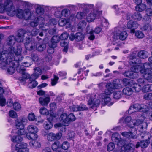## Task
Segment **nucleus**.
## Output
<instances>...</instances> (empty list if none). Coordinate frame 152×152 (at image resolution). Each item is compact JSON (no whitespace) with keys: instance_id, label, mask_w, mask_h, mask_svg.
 Wrapping results in <instances>:
<instances>
[{"instance_id":"obj_33","label":"nucleus","mask_w":152,"mask_h":152,"mask_svg":"<svg viewBox=\"0 0 152 152\" xmlns=\"http://www.w3.org/2000/svg\"><path fill=\"white\" fill-rule=\"evenodd\" d=\"M29 144L31 147L35 148H39L41 147L40 143L35 140L30 142Z\"/></svg>"},{"instance_id":"obj_4","label":"nucleus","mask_w":152,"mask_h":152,"mask_svg":"<svg viewBox=\"0 0 152 152\" xmlns=\"http://www.w3.org/2000/svg\"><path fill=\"white\" fill-rule=\"evenodd\" d=\"M59 119L61 121L65 126H67L69 123L75 120V117L72 113L68 115L65 113H63L61 115Z\"/></svg>"},{"instance_id":"obj_20","label":"nucleus","mask_w":152,"mask_h":152,"mask_svg":"<svg viewBox=\"0 0 152 152\" xmlns=\"http://www.w3.org/2000/svg\"><path fill=\"white\" fill-rule=\"evenodd\" d=\"M16 70L17 72H19V73H21L23 77L26 79H29L31 77V76L29 74L26 73L25 72V69L22 67L19 66H17Z\"/></svg>"},{"instance_id":"obj_11","label":"nucleus","mask_w":152,"mask_h":152,"mask_svg":"<svg viewBox=\"0 0 152 152\" xmlns=\"http://www.w3.org/2000/svg\"><path fill=\"white\" fill-rule=\"evenodd\" d=\"M34 11H32L29 9H26L24 10V19L26 20L33 19L35 17Z\"/></svg>"},{"instance_id":"obj_40","label":"nucleus","mask_w":152,"mask_h":152,"mask_svg":"<svg viewBox=\"0 0 152 152\" xmlns=\"http://www.w3.org/2000/svg\"><path fill=\"white\" fill-rule=\"evenodd\" d=\"M61 147V145L60 144V142L58 140L54 142L52 145V148L54 151H56L58 148Z\"/></svg>"},{"instance_id":"obj_31","label":"nucleus","mask_w":152,"mask_h":152,"mask_svg":"<svg viewBox=\"0 0 152 152\" xmlns=\"http://www.w3.org/2000/svg\"><path fill=\"white\" fill-rule=\"evenodd\" d=\"M149 55L148 52L145 50H141L138 53V56L140 58L145 59L147 58Z\"/></svg>"},{"instance_id":"obj_55","label":"nucleus","mask_w":152,"mask_h":152,"mask_svg":"<svg viewBox=\"0 0 152 152\" xmlns=\"http://www.w3.org/2000/svg\"><path fill=\"white\" fill-rule=\"evenodd\" d=\"M113 98L116 99H118L121 97V93L120 91L115 92L114 93Z\"/></svg>"},{"instance_id":"obj_53","label":"nucleus","mask_w":152,"mask_h":152,"mask_svg":"<svg viewBox=\"0 0 152 152\" xmlns=\"http://www.w3.org/2000/svg\"><path fill=\"white\" fill-rule=\"evenodd\" d=\"M134 33L135 36L138 38H142L144 37V33L141 31H136Z\"/></svg>"},{"instance_id":"obj_50","label":"nucleus","mask_w":152,"mask_h":152,"mask_svg":"<svg viewBox=\"0 0 152 152\" xmlns=\"http://www.w3.org/2000/svg\"><path fill=\"white\" fill-rule=\"evenodd\" d=\"M142 18V16L138 12H135L133 15V19L140 21Z\"/></svg>"},{"instance_id":"obj_26","label":"nucleus","mask_w":152,"mask_h":152,"mask_svg":"<svg viewBox=\"0 0 152 152\" xmlns=\"http://www.w3.org/2000/svg\"><path fill=\"white\" fill-rule=\"evenodd\" d=\"M34 73L31 76V77L30 78V80H31L32 78H33L34 79L37 78L39 76L42 74V70L38 67H36L34 68Z\"/></svg>"},{"instance_id":"obj_63","label":"nucleus","mask_w":152,"mask_h":152,"mask_svg":"<svg viewBox=\"0 0 152 152\" xmlns=\"http://www.w3.org/2000/svg\"><path fill=\"white\" fill-rule=\"evenodd\" d=\"M115 145L113 142H110L108 144L107 149L109 151H112L115 148Z\"/></svg>"},{"instance_id":"obj_7","label":"nucleus","mask_w":152,"mask_h":152,"mask_svg":"<svg viewBox=\"0 0 152 152\" xmlns=\"http://www.w3.org/2000/svg\"><path fill=\"white\" fill-rule=\"evenodd\" d=\"M129 131V132H125L121 133V134L123 136L127 138L135 139L137 138L135 136L137 133V130L134 128H130Z\"/></svg>"},{"instance_id":"obj_23","label":"nucleus","mask_w":152,"mask_h":152,"mask_svg":"<svg viewBox=\"0 0 152 152\" xmlns=\"http://www.w3.org/2000/svg\"><path fill=\"white\" fill-rule=\"evenodd\" d=\"M110 94H106L105 90V93L101 94L99 96V98L102 99V101H104L106 104H107L110 102L111 99L109 97Z\"/></svg>"},{"instance_id":"obj_39","label":"nucleus","mask_w":152,"mask_h":152,"mask_svg":"<svg viewBox=\"0 0 152 152\" xmlns=\"http://www.w3.org/2000/svg\"><path fill=\"white\" fill-rule=\"evenodd\" d=\"M7 41L8 45H13L15 42V38L14 36H10L8 38Z\"/></svg>"},{"instance_id":"obj_62","label":"nucleus","mask_w":152,"mask_h":152,"mask_svg":"<svg viewBox=\"0 0 152 152\" xmlns=\"http://www.w3.org/2000/svg\"><path fill=\"white\" fill-rule=\"evenodd\" d=\"M143 29L144 30H146L148 31H150L152 30V26L147 23L143 26Z\"/></svg>"},{"instance_id":"obj_36","label":"nucleus","mask_w":152,"mask_h":152,"mask_svg":"<svg viewBox=\"0 0 152 152\" xmlns=\"http://www.w3.org/2000/svg\"><path fill=\"white\" fill-rule=\"evenodd\" d=\"M131 87L133 91L134 90L136 92H139L141 89V85L137 83H133L131 84Z\"/></svg>"},{"instance_id":"obj_37","label":"nucleus","mask_w":152,"mask_h":152,"mask_svg":"<svg viewBox=\"0 0 152 152\" xmlns=\"http://www.w3.org/2000/svg\"><path fill=\"white\" fill-rule=\"evenodd\" d=\"M26 137L28 139L32 141L35 140L37 138V135L36 133H27Z\"/></svg>"},{"instance_id":"obj_56","label":"nucleus","mask_w":152,"mask_h":152,"mask_svg":"<svg viewBox=\"0 0 152 152\" xmlns=\"http://www.w3.org/2000/svg\"><path fill=\"white\" fill-rule=\"evenodd\" d=\"M116 10V13L117 15H120L121 14L124 13V11L118 8V6L117 5H115L113 7Z\"/></svg>"},{"instance_id":"obj_52","label":"nucleus","mask_w":152,"mask_h":152,"mask_svg":"<svg viewBox=\"0 0 152 152\" xmlns=\"http://www.w3.org/2000/svg\"><path fill=\"white\" fill-rule=\"evenodd\" d=\"M76 40L77 41L82 40L84 38V35L81 32H78L75 34Z\"/></svg>"},{"instance_id":"obj_13","label":"nucleus","mask_w":152,"mask_h":152,"mask_svg":"<svg viewBox=\"0 0 152 152\" xmlns=\"http://www.w3.org/2000/svg\"><path fill=\"white\" fill-rule=\"evenodd\" d=\"M39 103L42 106H47L50 101V97L45 94L43 97H40L39 99Z\"/></svg>"},{"instance_id":"obj_25","label":"nucleus","mask_w":152,"mask_h":152,"mask_svg":"<svg viewBox=\"0 0 152 152\" xmlns=\"http://www.w3.org/2000/svg\"><path fill=\"white\" fill-rule=\"evenodd\" d=\"M140 105L138 104H135L130 106L128 110V113L131 114L136 111H139Z\"/></svg>"},{"instance_id":"obj_48","label":"nucleus","mask_w":152,"mask_h":152,"mask_svg":"<svg viewBox=\"0 0 152 152\" xmlns=\"http://www.w3.org/2000/svg\"><path fill=\"white\" fill-rule=\"evenodd\" d=\"M16 15L17 17L21 19H24V11L23 12L21 9L17 10Z\"/></svg>"},{"instance_id":"obj_34","label":"nucleus","mask_w":152,"mask_h":152,"mask_svg":"<svg viewBox=\"0 0 152 152\" xmlns=\"http://www.w3.org/2000/svg\"><path fill=\"white\" fill-rule=\"evenodd\" d=\"M146 7V5L144 4H140L137 5L135 7L137 11L142 12L145 10Z\"/></svg>"},{"instance_id":"obj_9","label":"nucleus","mask_w":152,"mask_h":152,"mask_svg":"<svg viewBox=\"0 0 152 152\" xmlns=\"http://www.w3.org/2000/svg\"><path fill=\"white\" fill-rule=\"evenodd\" d=\"M62 136V134L61 133L56 134L53 132H50L47 134V138L49 141H52L56 139H60Z\"/></svg>"},{"instance_id":"obj_8","label":"nucleus","mask_w":152,"mask_h":152,"mask_svg":"<svg viewBox=\"0 0 152 152\" xmlns=\"http://www.w3.org/2000/svg\"><path fill=\"white\" fill-rule=\"evenodd\" d=\"M134 145L132 143L121 146L120 150H118L120 152H134Z\"/></svg>"},{"instance_id":"obj_14","label":"nucleus","mask_w":152,"mask_h":152,"mask_svg":"<svg viewBox=\"0 0 152 152\" xmlns=\"http://www.w3.org/2000/svg\"><path fill=\"white\" fill-rule=\"evenodd\" d=\"M26 41L25 43V46L27 50H31L35 48V44L33 41H31L30 38H26Z\"/></svg>"},{"instance_id":"obj_58","label":"nucleus","mask_w":152,"mask_h":152,"mask_svg":"<svg viewBox=\"0 0 152 152\" xmlns=\"http://www.w3.org/2000/svg\"><path fill=\"white\" fill-rule=\"evenodd\" d=\"M39 28L40 29L43 31H46L48 29V26L46 24H45V23H42L39 25Z\"/></svg>"},{"instance_id":"obj_2","label":"nucleus","mask_w":152,"mask_h":152,"mask_svg":"<svg viewBox=\"0 0 152 152\" xmlns=\"http://www.w3.org/2000/svg\"><path fill=\"white\" fill-rule=\"evenodd\" d=\"M1 0V4L3 0ZM4 0V4L0 5V12L4 13L6 12L8 15L14 16L16 14L17 10L12 3L13 0Z\"/></svg>"},{"instance_id":"obj_35","label":"nucleus","mask_w":152,"mask_h":152,"mask_svg":"<svg viewBox=\"0 0 152 152\" xmlns=\"http://www.w3.org/2000/svg\"><path fill=\"white\" fill-rule=\"evenodd\" d=\"M146 13L147 16L144 17L143 19H148V21H150L151 19L149 17L152 16V9L151 8L147 9L146 10Z\"/></svg>"},{"instance_id":"obj_17","label":"nucleus","mask_w":152,"mask_h":152,"mask_svg":"<svg viewBox=\"0 0 152 152\" xmlns=\"http://www.w3.org/2000/svg\"><path fill=\"white\" fill-rule=\"evenodd\" d=\"M27 33L28 35V33L25 30L23 29H19L18 31L16 40L19 42H21L23 41V39L25 37V35Z\"/></svg>"},{"instance_id":"obj_21","label":"nucleus","mask_w":152,"mask_h":152,"mask_svg":"<svg viewBox=\"0 0 152 152\" xmlns=\"http://www.w3.org/2000/svg\"><path fill=\"white\" fill-rule=\"evenodd\" d=\"M21 54H21H20L21 56H20V60H19L18 61H16V60H14L13 59V60H12V61H14V62L15 63H14L15 65L13 66V67L15 69L14 71L12 74H11L9 73V72H8V71L7 70L8 68H7L6 69H6L7 71V72L10 74L12 75L14 73V72L15 71V68H17V67L16 66L17 65H18L17 66H19L20 67L22 66V67H23L24 68V67H23V66H24L25 67H28L30 66L31 65V63H28V62H26L24 63L23 64V65L22 66H20L19 65H18V61H20L22 59Z\"/></svg>"},{"instance_id":"obj_5","label":"nucleus","mask_w":152,"mask_h":152,"mask_svg":"<svg viewBox=\"0 0 152 152\" xmlns=\"http://www.w3.org/2000/svg\"><path fill=\"white\" fill-rule=\"evenodd\" d=\"M107 89L105 92L107 94H111L114 89H119L122 87V86L120 83H108L106 85Z\"/></svg>"},{"instance_id":"obj_30","label":"nucleus","mask_w":152,"mask_h":152,"mask_svg":"<svg viewBox=\"0 0 152 152\" xmlns=\"http://www.w3.org/2000/svg\"><path fill=\"white\" fill-rule=\"evenodd\" d=\"M27 130L30 133H36L38 131L37 127L32 125L28 126Z\"/></svg>"},{"instance_id":"obj_1","label":"nucleus","mask_w":152,"mask_h":152,"mask_svg":"<svg viewBox=\"0 0 152 152\" xmlns=\"http://www.w3.org/2000/svg\"><path fill=\"white\" fill-rule=\"evenodd\" d=\"M151 53L152 55V51ZM148 61L151 64L148 62L140 63V59L136 58H133L131 61V64L133 66L131 68L132 71H126L123 73V75L125 77L134 79L137 77V74L133 72H140L145 79L152 83V56L149 58Z\"/></svg>"},{"instance_id":"obj_51","label":"nucleus","mask_w":152,"mask_h":152,"mask_svg":"<svg viewBox=\"0 0 152 152\" xmlns=\"http://www.w3.org/2000/svg\"><path fill=\"white\" fill-rule=\"evenodd\" d=\"M40 113L43 115H49V112L48 110L44 107H42L39 110Z\"/></svg>"},{"instance_id":"obj_59","label":"nucleus","mask_w":152,"mask_h":152,"mask_svg":"<svg viewBox=\"0 0 152 152\" xmlns=\"http://www.w3.org/2000/svg\"><path fill=\"white\" fill-rule=\"evenodd\" d=\"M13 107L14 109L17 111H19L21 109L20 104L19 103L15 102L13 103Z\"/></svg>"},{"instance_id":"obj_41","label":"nucleus","mask_w":152,"mask_h":152,"mask_svg":"<svg viewBox=\"0 0 152 152\" xmlns=\"http://www.w3.org/2000/svg\"><path fill=\"white\" fill-rule=\"evenodd\" d=\"M149 108L146 105L144 104L140 105V111L144 113H149Z\"/></svg>"},{"instance_id":"obj_22","label":"nucleus","mask_w":152,"mask_h":152,"mask_svg":"<svg viewBox=\"0 0 152 152\" xmlns=\"http://www.w3.org/2000/svg\"><path fill=\"white\" fill-rule=\"evenodd\" d=\"M50 118L48 119L47 121H45L44 124V127L46 130L50 129L53 126V124L50 120H52L53 118H55V116H51V114H50Z\"/></svg>"},{"instance_id":"obj_46","label":"nucleus","mask_w":152,"mask_h":152,"mask_svg":"<svg viewBox=\"0 0 152 152\" xmlns=\"http://www.w3.org/2000/svg\"><path fill=\"white\" fill-rule=\"evenodd\" d=\"M33 78H32L31 80H30V82L28 84L29 87L30 88H32L35 87L38 85V82L34 80Z\"/></svg>"},{"instance_id":"obj_42","label":"nucleus","mask_w":152,"mask_h":152,"mask_svg":"<svg viewBox=\"0 0 152 152\" xmlns=\"http://www.w3.org/2000/svg\"><path fill=\"white\" fill-rule=\"evenodd\" d=\"M66 126L63 124V125L61 123H58L54 125L55 128H58V129L62 132H64L66 130Z\"/></svg>"},{"instance_id":"obj_18","label":"nucleus","mask_w":152,"mask_h":152,"mask_svg":"<svg viewBox=\"0 0 152 152\" xmlns=\"http://www.w3.org/2000/svg\"><path fill=\"white\" fill-rule=\"evenodd\" d=\"M46 48V45L44 43L41 38L39 40L36 45V48L37 50L39 51H43Z\"/></svg>"},{"instance_id":"obj_24","label":"nucleus","mask_w":152,"mask_h":152,"mask_svg":"<svg viewBox=\"0 0 152 152\" xmlns=\"http://www.w3.org/2000/svg\"><path fill=\"white\" fill-rule=\"evenodd\" d=\"M71 111H82L86 109L85 105L82 104L80 106L78 105H73L70 107Z\"/></svg>"},{"instance_id":"obj_16","label":"nucleus","mask_w":152,"mask_h":152,"mask_svg":"<svg viewBox=\"0 0 152 152\" xmlns=\"http://www.w3.org/2000/svg\"><path fill=\"white\" fill-rule=\"evenodd\" d=\"M127 26L128 28L131 29L130 32L134 33L135 32V29L138 27L139 24L136 22L129 21L128 22Z\"/></svg>"},{"instance_id":"obj_12","label":"nucleus","mask_w":152,"mask_h":152,"mask_svg":"<svg viewBox=\"0 0 152 152\" xmlns=\"http://www.w3.org/2000/svg\"><path fill=\"white\" fill-rule=\"evenodd\" d=\"M95 95H93L91 97V96L89 95L87 97V99H88V104L91 106V107L92 108H94V106H98L99 105L100 103V101L99 99H96L94 101V99L93 98V96H95Z\"/></svg>"},{"instance_id":"obj_38","label":"nucleus","mask_w":152,"mask_h":152,"mask_svg":"<svg viewBox=\"0 0 152 152\" xmlns=\"http://www.w3.org/2000/svg\"><path fill=\"white\" fill-rule=\"evenodd\" d=\"M152 90V84L149 85L145 84L142 88V91L144 92H148L149 91H151Z\"/></svg>"},{"instance_id":"obj_27","label":"nucleus","mask_w":152,"mask_h":152,"mask_svg":"<svg viewBox=\"0 0 152 152\" xmlns=\"http://www.w3.org/2000/svg\"><path fill=\"white\" fill-rule=\"evenodd\" d=\"M150 141L149 140H142L140 142L137 143L136 145V148H138L140 146L142 148H146L147 147Z\"/></svg>"},{"instance_id":"obj_43","label":"nucleus","mask_w":152,"mask_h":152,"mask_svg":"<svg viewBox=\"0 0 152 152\" xmlns=\"http://www.w3.org/2000/svg\"><path fill=\"white\" fill-rule=\"evenodd\" d=\"M111 138L112 141L115 142L116 143L117 142H118L119 140L121 138L120 135L118 133H115L112 134Z\"/></svg>"},{"instance_id":"obj_10","label":"nucleus","mask_w":152,"mask_h":152,"mask_svg":"<svg viewBox=\"0 0 152 152\" xmlns=\"http://www.w3.org/2000/svg\"><path fill=\"white\" fill-rule=\"evenodd\" d=\"M101 12L94 11L93 12H90L86 17V20L88 22H91L93 21L96 17L102 14Z\"/></svg>"},{"instance_id":"obj_19","label":"nucleus","mask_w":152,"mask_h":152,"mask_svg":"<svg viewBox=\"0 0 152 152\" xmlns=\"http://www.w3.org/2000/svg\"><path fill=\"white\" fill-rule=\"evenodd\" d=\"M127 36L128 34L127 32L125 31H123L120 33H117L116 34H115L113 37L115 39H119L120 40H124L127 38Z\"/></svg>"},{"instance_id":"obj_54","label":"nucleus","mask_w":152,"mask_h":152,"mask_svg":"<svg viewBox=\"0 0 152 152\" xmlns=\"http://www.w3.org/2000/svg\"><path fill=\"white\" fill-rule=\"evenodd\" d=\"M90 28L89 26H87V32L88 34H90V36L89 37V39L90 40H93L95 38V36L93 34V31L92 30H91V31H89L88 30V28Z\"/></svg>"},{"instance_id":"obj_49","label":"nucleus","mask_w":152,"mask_h":152,"mask_svg":"<svg viewBox=\"0 0 152 152\" xmlns=\"http://www.w3.org/2000/svg\"><path fill=\"white\" fill-rule=\"evenodd\" d=\"M66 24L69 25V21L67 19H60L59 21V25L61 26H62Z\"/></svg>"},{"instance_id":"obj_44","label":"nucleus","mask_w":152,"mask_h":152,"mask_svg":"<svg viewBox=\"0 0 152 152\" xmlns=\"http://www.w3.org/2000/svg\"><path fill=\"white\" fill-rule=\"evenodd\" d=\"M22 138L19 135L14 136L11 138V140L13 142L18 143L22 141Z\"/></svg>"},{"instance_id":"obj_3","label":"nucleus","mask_w":152,"mask_h":152,"mask_svg":"<svg viewBox=\"0 0 152 152\" xmlns=\"http://www.w3.org/2000/svg\"><path fill=\"white\" fill-rule=\"evenodd\" d=\"M137 119L136 120H134L132 121L133 124L136 126H139V127L142 129L143 128H146L147 126V124L144 121L145 118V117L143 114L139 115L137 116Z\"/></svg>"},{"instance_id":"obj_32","label":"nucleus","mask_w":152,"mask_h":152,"mask_svg":"<svg viewBox=\"0 0 152 152\" xmlns=\"http://www.w3.org/2000/svg\"><path fill=\"white\" fill-rule=\"evenodd\" d=\"M88 12V10H83V12H78L77 14L76 17L78 19H82L84 18Z\"/></svg>"},{"instance_id":"obj_29","label":"nucleus","mask_w":152,"mask_h":152,"mask_svg":"<svg viewBox=\"0 0 152 152\" xmlns=\"http://www.w3.org/2000/svg\"><path fill=\"white\" fill-rule=\"evenodd\" d=\"M122 92L124 94L129 96L133 94V90H132L131 88L129 87H126L123 89Z\"/></svg>"},{"instance_id":"obj_15","label":"nucleus","mask_w":152,"mask_h":152,"mask_svg":"<svg viewBox=\"0 0 152 152\" xmlns=\"http://www.w3.org/2000/svg\"><path fill=\"white\" fill-rule=\"evenodd\" d=\"M60 37L58 35L53 36L51 38V42L49 43V46L52 48L56 47L57 44L60 40Z\"/></svg>"},{"instance_id":"obj_45","label":"nucleus","mask_w":152,"mask_h":152,"mask_svg":"<svg viewBox=\"0 0 152 152\" xmlns=\"http://www.w3.org/2000/svg\"><path fill=\"white\" fill-rule=\"evenodd\" d=\"M41 18L42 19L43 18L40 17H37L34 20L31 22L30 23V25L31 26L33 27L36 26L38 25V24L39 21V20Z\"/></svg>"},{"instance_id":"obj_47","label":"nucleus","mask_w":152,"mask_h":152,"mask_svg":"<svg viewBox=\"0 0 152 152\" xmlns=\"http://www.w3.org/2000/svg\"><path fill=\"white\" fill-rule=\"evenodd\" d=\"M60 45L61 46L64 47L63 50V51L66 52L68 50V42H66L65 41L61 40V42Z\"/></svg>"},{"instance_id":"obj_6","label":"nucleus","mask_w":152,"mask_h":152,"mask_svg":"<svg viewBox=\"0 0 152 152\" xmlns=\"http://www.w3.org/2000/svg\"><path fill=\"white\" fill-rule=\"evenodd\" d=\"M27 146L28 144L26 143H18L15 145V148L12 152H29V149Z\"/></svg>"},{"instance_id":"obj_61","label":"nucleus","mask_w":152,"mask_h":152,"mask_svg":"<svg viewBox=\"0 0 152 152\" xmlns=\"http://www.w3.org/2000/svg\"><path fill=\"white\" fill-rule=\"evenodd\" d=\"M31 60L33 61L38 62L39 61V57L37 54L32 53L31 55Z\"/></svg>"},{"instance_id":"obj_28","label":"nucleus","mask_w":152,"mask_h":152,"mask_svg":"<svg viewBox=\"0 0 152 152\" xmlns=\"http://www.w3.org/2000/svg\"><path fill=\"white\" fill-rule=\"evenodd\" d=\"M35 6L36 7V13L39 15H42L44 12L43 5L36 4Z\"/></svg>"},{"instance_id":"obj_64","label":"nucleus","mask_w":152,"mask_h":152,"mask_svg":"<svg viewBox=\"0 0 152 152\" xmlns=\"http://www.w3.org/2000/svg\"><path fill=\"white\" fill-rule=\"evenodd\" d=\"M144 98L147 100H152V93L145 94L144 96Z\"/></svg>"},{"instance_id":"obj_60","label":"nucleus","mask_w":152,"mask_h":152,"mask_svg":"<svg viewBox=\"0 0 152 152\" xmlns=\"http://www.w3.org/2000/svg\"><path fill=\"white\" fill-rule=\"evenodd\" d=\"M59 79V77L55 75H54V78L51 80V85L52 86H54L56 85L57 83L58 80Z\"/></svg>"},{"instance_id":"obj_57","label":"nucleus","mask_w":152,"mask_h":152,"mask_svg":"<svg viewBox=\"0 0 152 152\" xmlns=\"http://www.w3.org/2000/svg\"><path fill=\"white\" fill-rule=\"evenodd\" d=\"M16 127L17 129L24 128V126L23 123H22L20 121L18 120L16 123Z\"/></svg>"}]
</instances>
